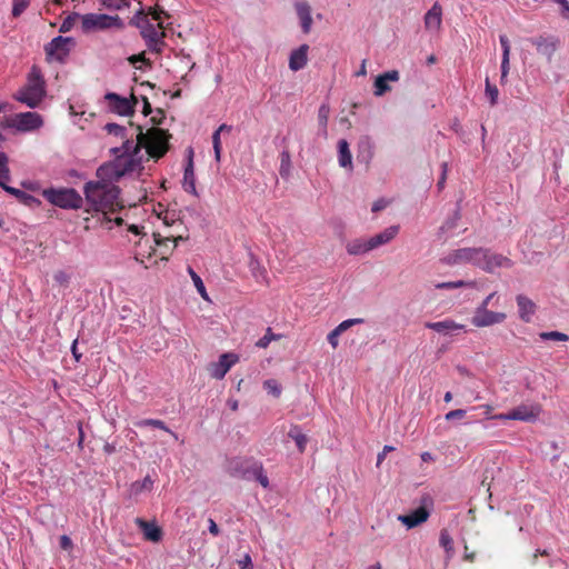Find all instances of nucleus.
Instances as JSON below:
<instances>
[{
  "instance_id": "obj_22",
  "label": "nucleus",
  "mask_w": 569,
  "mask_h": 569,
  "mask_svg": "<svg viewBox=\"0 0 569 569\" xmlns=\"http://www.w3.org/2000/svg\"><path fill=\"white\" fill-rule=\"evenodd\" d=\"M295 8L300 20L301 29L303 33L308 34L312 26L311 7L306 1H297Z\"/></svg>"
},
{
  "instance_id": "obj_1",
  "label": "nucleus",
  "mask_w": 569,
  "mask_h": 569,
  "mask_svg": "<svg viewBox=\"0 0 569 569\" xmlns=\"http://www.w3.org/2000/svg\"><path fill=\"white\" fill-rule=\"evenodd\" d=\"M83 192L89 204L87 212L97 216L101 224L114 222L117 226L123 223L121 217H112L123 208L119 198L120 189L106 180L89 181L84 184Z\"/></svg>"
},
{
  "instance_id": "obj_15",
  "label": "nucleus",
  "mask_w": 569,
  "mask_h": 569,
  "mask_svg": "<svg viewBox=\"0 0 569 569\" xmlns=\"http://www.w3.org/2000/svg\"><path fill=\"white\" fill-rule=\"evenodd\" d=\"M104 99L109 102L110 109L120 116H131L134 112V102L114 92H108Z\"/></svg>"
},
{
  "instance_id": "obj_62",
  "label": "nucleus",
  "mask_w": 569,
  "mask_h": 569,
  "mask_svg": "<svg viewBox=\"0 0 569 569\" xmlns=\"http://www.w3.org/2000/svg\"><path fill=\"white\" fill-rule=\"evenodd\" d=\"M460 417H462V409H456V410H452V411L448 412L445 416V419L447 421H449V420H452L455 418H460Z\"/></svg>"
},
{
  "instance_id": "obj_57",
  "label": "nucleus",
  "mask_w": 569,
  "mask_h": 569,
  "mask_svg": "<svg viewBox=\"0 0 569 569\" xmlns=\"http://www.w3.org/2000/svg\"><path fill=\"white\" fill-rule=\"evenodd\" d=\"M60 547L63 549V550H68V549H71L72 548V541L71 539L63 535L60 537Z\"/></svg>"
},
{
  "instance_id": "obj_36",
  "label": "nucleus",
  "mask_w": 569,
  "mask_h": 569,
  "mask_svg": "<svg viewBox=\"0 0 569 569\" xmlns=\"http://www.w3.org/2000/svg\"><path fill=\"white\" fill-rule=\"evenodd\" d=\"M541 340L568 341L569 336L559 331H543L539 333Z\"/></svg>"
},
{
  "instance_id": "obj_34",
  "label": "nucleus",
  "mask_w": 569,
  "mask_h": 569,
  "mask_svg": "<svg viewBox=\"0 0 569 569\" xmlns=\"http://www.w3.org/2000/svg\"><path fill=\"white\" fill-rule=\"evenodd\" d=\"M263 388L268 393L272 395L274 398H279L282 392V388L276 379H268L263 382Z\"/></svg>"
},
{
  "instance_id": "obj_54",
  "label": "nucleus",
  "mask_w": 569,
  "mask_h": 569,
  "mask_svg": "<svg viewBox=\"0 0 569 569\" xmlns=\"http://www.w3.org/2000/svg\"><path fill=\"white\" fill-rule=\"evenodd\" d=\"M395 450V447L386 445L380 453H378L377 457V466L379 467L380 463L385 460L388 452H391Z\"/></svg>"
},
{
  "instance_id": "obj_23",
  "label": "nucleus",
  "mask_w": 569,
  "mask_h": 569,
  "mask_svg": "<svg viewBox=\"0 0 569 569\" xmlns=\"http://www.w3.org/2000/svg\"><path fill=\"white\" fill-rule=\"evenodd\" d=\"M182 186H183V190L186 192H189V193L198 197V192H197V188H196V174H194L193 160H192V150H190L188 163L184 168Z\"/></svg>"
},
{
  "instance_id": "obj_2",
  "label": "nucleus",
  "mask_w": 569,
  "mask_h": 569,
  "mask_svg": "<svg viewBox=\"0 0 569 569\" xmlns=\"http://www.w3.org/2000/svg\"><path fill=\"white\" fill-rule=\"evenodd\" d=\"M137 142L132 140H126L123 142L124 152H129L133 148V152L138 154L142 148H144L150 158L159 160L169 150V139L171 134L160 128H151L147 132L142 131L140 126L137 127Z\"/></svg>"
},
{
  "instance_id": "obj_19",
  "label": "nucleus",
  "mask_w": 569,
  "mask_h": 569,
  "mask_svg": "<svg viewBox=\"0 0 569 569\" xmlns=\"http://www.w3.org/2000/svg\"><path fill=\"white\" fill-rule=\"evenodd\" d=\"M399 80V72L397 70L387 71L382 74H379L375 80V96L381 97L386 92L390 91L391 88L388 84L389 81H398Z\"/></svg>"
},
{
  "instance_id": "obj_16",
  "label": "nucleus",
  "mask_w": 569,
  "mask_h": 569,
  "mask_svg": "<svg viewBox=\"0 0 569 569\" xmlns=\"http://www.w3.org/2000/svg\"><path fill=\"white\" fill-rule=\"evenodd\" d=\"M134 523L140 528L143 538L147 541L159 542L162 539V529L157 525L156 521H147L142 518H136Z\"/></svg>"
},
{
  "instance_id": "obj_32",
  "label": "nucleus",
  "mask_w": 569,
  "mask_h": 569,
  "mask_svg": "<svg viewBox=\"0 0 569 569\" xmlns=\"http://www.w3.org/2000/svg\"><path fill=\"white\" fill-rule=\"evenodd\" d=\"M129 0H101V6L111 11L122 10L129 7Z\"/></svg>"
},
{
  "instance_id": "obj_59",
  "label": "nucleus",
  "mask_w": 569,
  "mask_h": 569,
  "mask_svg": "<svg viewBox=\"0 0 569 569\" xmlns=\"http://www.w3.org/2000/svg\"><path fill=\"white\" fill-rule=\"evenodd\" d=\"M208 522H209V532L214 537L218 536L220 530H219V527L216 523V521L212 518H209Z\"/></svg>"
},
{
  "instance_id": "obj_52",
  "label": "nucleus",
  "mask_w": 569,
  "mask_h": 569,
  "mask_svg": "<svg viewBox=\"0 0 569 569\" xmlns=\"http://www.w3.org/2000/svg\"><path fill=\"white\" fill-rule=\"evenodd\" d=\"M462 287V280L450 281V282H440L436 284L438 289H450V288H460Z\"/></svg>"
},
{
  "instance_id": "obj_50",
  "label": "nucleus",
  "mask_w": 569,
  "mask_h": 569,
  "mask_svg": "<svg viewBox=\"0 0 569 569\" xmlns=\"http://www.w3.org/2000/svg\"><path fill=\"white\" fill-rule=\"evenodd\" d=\"M104 129L108 133H112V134H116V136H120L122 134V132L124 131V128L117 124V123H107L104 126Z\"/></svg>"
},
{
  "instance_id": "obj_20",
  "label": "nucleus",
  "mask_w": 569,
  "mask_h": 569,
  "mask_svg": "<svg viewBox=\"0 0 569 569\" xmlns=\"http://www.w3.org/2000/svg\"><path fill=\"white\" fill-rule=\"evenodd\" d=\"M309 46L303 43L295 49L289 57V68L292 71H299L307 66Z\"/></svg>"
},
{
  "instance_id": "obj_64",
  "label": "nucleus",
  "mask_w": 569,
  "mask_h": 569,
  "mask_svg": "<svg viewBox=\"0 0 569 569\" xmlns=\"http://www.w3.org/2000/svg\"><path fill=\"white\" fill-rule=\"evenodd\" d=\"M77 346H78V340H74V341L72 342V346H71V352H72V355H73V357H74L76 361H79V360H80V358H81V353H80V352H78V348H77Z\"/></svg>"
},
{
  "instance_id": "obj_44",
  "label": "nucleus",
  "mask_w": 569,
  "mask_h": 569,
  "mask_svg": "<svg viewBox=\"0 0 569 569\" xmlns=\"http://www.w3.org/2000/svg\"><path fill=\"white\" fill-rule=\"evenodd\" d=\"M220 134L221 133H219L217 130L212 134V144L214 150V158L217 161H220L222 151Z\"/></svg>"
},
{
  "instance_id": "obj_29",
  "label": "nucleus",
  "mask_w": 569,
  "mask_h": 569,
  "mask_svg": "<svg viewBox=\"0 0 569 569\" xmlns=\"http://www.w3.org/2000/svg\"><path fill=\"white\" fill-rule=\"evenodd\" d=\"M288 436L295 440L299 451L302 453L306 450V446L308 442V438L305 433L301 432V429L299 426H293Z\"/></svg>"
},
{
  "instance_id": "obj_56",
  "label": "nucleus",
  "mask_w": 569,
  "mask_h": 569,
  "mask_svg": "<svg viewBox=\"0 0 569 569\" xmlns=\"http://www.w3.org/2000/svg\"><path fill=\"white\" fill-rule=\"evenodd\" d=\"M388 203L389 202L387 200L379 199L373 202L371 210L372 212H379L380 210L385 209L388 206Z\"/></svg>"
},
{
  "instance_id": "obj_45",
  "label": "nucleus",
  "mask_w": 569,
  "mask_h": 569,
  "mask_svg": "<svg viewBox=\"0 0 569 569\" xmlns=\"http://www.w3.org/2000/svg\"><path fill=\"white\" fill-rule=\"evenodd\" d=\"M29 6V0H13L12 16L19 17Z\"/></svg>"
},
{
  "instance_id": "obj_4",
  "label": "nucleus",
  "mask_w": 569,
  "mask_h": 569,
  "mask_svg": "<svg viewBox=\"0 0 569 569\" xmlns=\"http://www.w3.org/2000/svg\"><path fill=\"white\" fill-rule=\"evenodd\" d=\"M46 93V81L41 70L39 67L32 66L26 84L13 94V99L34 109L43 101Z\"/></svg>"
},
{
  "instance_id": "obj_7",
  "label": "nucleus",
  "mask_w": 569,
  "mask_h": 569,
  "mask_svg": "<svg viewBox=\"0 0 569 569\" xmlns=\"http://www.w3.org/2000/svg\"><path fill=\"white\" fill-rule=\"evenodd\" d=\"M123 28L124 22L119 16L104 13H87L81 16V30L84 33L109 29L122 30Z\"/></svg>"
},
{
  "instance_id": "obj_60",
  "label": "nucleus",
  "mask_w": 569,
  "mask_h": 569,
  "mask_svg": "<svg viewBox=\"0 0 569 569\" xmlns=\"http://www.w3.org/2000/svg\"><path fill=\"white\" fill-rule=\"evenodd\" d=\"M557 3H559L562 7V17L569 18V1L568 0H557Z\"/></svg>"
},
{
  "instance_id": "obj_48",
  "label": "nucleus",
  "mask_w": 569,
  "mask_h": 569,
  "mask_svg": "<svg viewBox=\"0 0 569 569\" xmlns=\"http://www.w3.org/2000/svg\"><path fill=\"white\" fill-rule=\"evenodd\" d=\"M147 46L151 51L161 52L162 47L164 46L163 38H158L152 41H147Z\"/></svg>"
},
{
  "instance_id": "obj_24",
  "label": "nucleus",
  "mask_w": 569,
  "mask_h": 569,
  "mask_svg": "<svg viewBox=\"0 0 569 569\" xmlns=\"http://www.w3.org/2000/svg\"><path fill=\"white\" fill-rule=\"evenodd\" d=\"M442 10L438 3H435L431 9L425 14V27L430 31H437L441 26Z\"/></svg>"
},
{
  "instance_id": "obj_26",
  "label": "nucleus",
  "mask_w": 569,
  "mask_h": 569,
  "mask_svg": "<svg viewBox=\"0 0 569 569\" xmlns=\"http://www.w3.org/2000/svg\"><path fill=\"white\" fill-rule=\"evenodd\" d=\"M370 241L368 239H355L347 243L346 249L347 252L351 256H360L371 251V246H369Z\"/></svg>"
},
{
  "instance_id": "obj_10",
  "label": "nucleus",
  "mask_w": 569,
  "mask_h": 569,
  "mask_svg": "<svg viewBox=\"0 0 569 569\" xmlns=\"http://www.w3.org/2000/svg\"><path fill=\"white\" fill-rule=\"evenodd\" d=\"M43 119L38 112L27 111L16 113L10 118L1 121L3 128H13L21 132L33 131L41 128Z\"/></svg>"
},
{
  "instance_id": "obj_51",
  "label": "nucleus",
  "mask_w": 569,
  "mask_h": 569,
  "mask_svg": "<svg viewBox=\"0 0 569 569\" xmlns=\"http://www.w3.org/2000/svg\"><path fill=\"white\" fill-rule=\"evenodd\" d=\"M509 58L510 56H502L501 61V81L503 82L509 72Z\"/></svg>"
},
{
  "instance_id": "obj_17",
  "label": "nucleus",
  "mask_w": 569,
  "mask_h": 569,
  "mask_svg": "<svg viewBox=\"0 0 569 569\" xmlns=\"http://www.w3.org/2000/svg\"><path fill=\"white\" fill-rule=\"evenodd\" d=\"M428 518L429 511L425 507H419L408 515L399 516L398 520L401 523H403L407 528L411 529L426 522Z\"/></svg>"
},
{
  "instance_id": "obj_30",
  "label": "nucleus",
  "mask_w": 569,
  "mask_h": 569,
  "mask_svg": "<svg viewBox=\"0 0 569 569\" xmlns=\"http://www.w3.org/2000/svg\"><path fill=\"white\" fill-rule=\"evenodd\" d=\"M136 426L140 427V428L141 427H154V428L161 429L166 432H169L174 438H177V435L173 431H171L162 420H159V419H143V420L136 422Z\"/></svg>"
},
{
  "instance_id": "obj_49",
  "label": "nucleus",
  "mask_w": 569,
  "mask_h": 569,
  "mask_svg": "<svg viewBox=\"0 0 569 569\" xmlns=\"http://www.w3.org/2000/svg\"><path fill=\"white\" fill-rule=\"evenodd\" d=\"M147 17L148 16H151L153 20L158 21V22H161V18L162 16H166L168 17V14L162 10V9H159L157 7L154 8H149V11L148 13H146Z\"/></svg>"
},
{
  "instance_id": "obj_47",
  "label": "nucleus",
  "mask_w": 569,
  "mask_h": 569,
  "mask_svg": "<svg viewBox=\"0 0 569 569\" xmlns=\"http://www.w3.org/2000/svg\"><path fill=\"white\" fill-rule=\"evenodd\" d=\"M128 61L131 63V64H136L137 62H142V63H146L148 66H151V62L149 59L146 58V53L144 52H140L138 54H132L128 58Z\"/></svg>"
},
{
  "instance_id": "obj_38",
  "label": "nucleus",
  "mask_w": 569,
  "mask_h": 569,
  "mask_svg": "<svg viewBox=\"0 0 569 569\" xmlns=\"http://www.w3.org/2000/svg\"><path fill=\"white\" fill-rule=\"evenodd\" d=\"M186 238H183L182 236H167V237H162L160 233H154V241L158 246H163L166 244L167 242L171 241L173 242V248H176L178 246V242L179 241H182L184 240Z\"/></svg>"
},
{
  "instance_id": "obj_25",
  "label": "nucleus",
  "mask_w": 569,
  "mask_h": 569,
  "mask_svg": "<svg viewBox=\"0 0 569 569\" xmlns=\"http://www.w3.org/2000/svg\"><path fill=\"white\" fill-rule=\"evenodd\" d=\"M531 42L533 46H536L538 53L547 57L548 60L551 59L553 52L556 51V44L553 41L543 37H538L532 39Z\"/></svg>"
},
{
  "instance_id": "obj_13",
  "label": "nucleus",
  "mask_w": 569,
  "mask_h": 569,
  "mask_svg": "<svg viewBox=\"0 0 569 569\" xmlns=\"http://www.w3.org/2000/svg\"><path fill=\"white\" fill-rule=\"evenodd\" d=\"M74 44L73 38L56 37L44 48L48 57H53L62 61L70 52V48Z\"/></svg>"
},
{
  "instance_id": "obj_43",
  "label": "nucleus",
  "mask_w": 569,
  "mask_h": 569,
  "mask_svg": "<svg viewBox=\"0 0 569 569\" xmlns=\"http://www.w3.org/2000/svg\"><path fill=\"white\" fill-rule=\"evenodd\" d=\"M363 322V319H360V318H355V319H348V320H345L342 321L341 323H339L335 330L341 335L342 332H345L346 330H348L349 328H351L352 326L355 325H358V323H361Z\"/></svg>"
},
{
  "instance_id": "obj_18",
  "label": "nucleus",
  "mask_w": 569,
  "mask_h": 569,
  "mask_svg": "<svg viewBox=\"0 0 569 569\" xmlns=\"http://www.w3.org/2000/svg\"><path fill=\"white\" fill-rule=\"evenodd\" d=\"M516 301L518 306L519 318L523 322H530L537 310L536 303L525 295H518L516 297Z\"/></svg>"
},
{
  "instance_id": "obj_14",
  "label": "nucleus",
  "mask_w": 569,
  "mask_h": 569,
  "mask_svg": "<svg viewBox=\"0 0 569 569\" xmlns=\"http://www.w3.org/2000/svg\"><path fill=\"white\" fill-rule=\"evenodd\" d=\"M237 360L238 357L233 353L221 355L219 361L212 362L208 366L210 377L214 379H222Z\"/></svg>"
},
{
  "instance_id": "obj_6",
  "label": "nucleus",
  "mask_w": 569,
  "mask_h": 569,
  "mask_svg": "<svg viewBox=\"0 0 569 569\" xmlns=\"http://www.w3.org/2000/svg\"><path fill=\"white\" fill-rule=\"evenodd\" d=\"M479 409L480 416L485 418L492 419H501V420H520V421H533L538 418L541 408L539 405H520L517 408L512 409L508 413H500L493 417H490L491 408L489 406H481L480 408L471 407L469 411H475ZM472 418L479 417V415L471 416Z\"/></svg>"
},
{
  "instance_id": "obj_9",
  "label": "nucleus",
  "mask_w": 569,
  "mask_h": 569,
  "mask_svg": "<svg viewBox=\"0 0 569 569\" xmlns=\"http://www.w3.org/2000/svg\"><path fill=\"white\" fill-rule=\"evenodd\" d=\"M8 162V156L3 151H0V187L8 193L14 196L20 202L28 207H36L40 204V201L32 194L7 184L10 180V170Z\"/></svg>"
},
{
  "instance_id": "obj_55",
  "label": "nucleus",
  "mask_w": 569,
  "mask_h": 569,
  "mask_svg": "<svg viewBox=\"0 0 569 569\" xmlns=\"http://www.w3.org/2000/svg\"><path fill=\"white\" fill-rule=\"evenodd\" d=\"M340 335L333 329L332 331L329 332L327 339H328V342L332 346L333 349H336L339 345V340H338V337Z\"/></svg>"
},
{
  "instance_id": "obj_58",
  "label": "nucleus",
  "mask_w": 569,
  "mask_h": 569,
  "mask_svg": "<svg viewBox=\"0 0 569 569\" xmlns=\"http://www.w3.org/2000/svg\"><path fill=\"white\" fill-rule=\"evenodd\" d=\"M239 566L241 569H251L252 561L249 555H246L242 560L239 561Z\"/></svg>"
},
{
  "instance_id": "obj_27",
  "label": "nucleus",
  "mask_w": 569,
  "mask_h": 569,
  "mask_svg": "<svg viewBox=\"0 0 569 569\" xmlns=\"http://www.w3.org/2000/svg\"><path fill=\"white\" fill-rule=\"evenodd\" d=\"M338 151H339V164L343 168L352 167V157L349 150V143L347 140L341 139L338 142Z\"/></svg>"
},
{
  "instance_id": "obj_3",
  "label": "nucleus",
  "mask_w": 569,
  "mask_h": 569,
  "mask_svg": "<svg viewBox=\"0 0 569 569\" xmlns=\"http://www.w3.org/2000/svg\"><path fill=\"white\" fill-rule=\"evenodd\" d=\"M114 153L121 151L117 158L109 163L102 164L97 170V177L110 183L119 181L122 177L141 169V162L137 159L133 148L129 152H124V147L112 149Z\"/></svg>"
},
{
  "instance_id": "obj_12",
  "label": "nucleus",
  "mask_w": 569,
  "mask_h": 569,
  "mask_svg": "<svg viewBox=\"0 0 569 569\" xmlns=\"http://www.w3.org/2000/svg\"><path fill=\"white\" fill-rule=\"evenodd\" d=\"M507 318L505 312H493L485 307H478L471 319V323L475 327H490L493 325L502 323Z\"/></svg>"
},
{
  "instance_id": "obj_35",
  "label": "nucleus",
  "mask_w": 569,
  "mask_h": 569,
  "mask_svg": "<svg viewBox=\"0 0 569 569\" xmlns=\"http://www.w3.org/2000/svg\"><path fill=\"white\" fill-rule=\"evenodd\" d=\"M78 19H80V20H81V16H80L79 13H77V12H72V13H70V14H69V16H68L63 21H62V23H61V26H60V28H59V31H60L61 33L69 32V31L73 28V26H74V23H76V21H77Z\"/></svg>"
},
{
  "instance_id": "obj_8",
  "label": "nucleus",
  "mask_w": 569,
  "mask_h": 569,
  "mask_svg": "<svg viewBox=\"0 0 569 569\" xmlns=\"http://www.w3.org/2000/svg\"><path fill=\"white\" fill-rule=\"evenodd\" d=\"M43 197L53 206L62 209H79L83 199L73 188H50L42 192Z\"/></svg>"
},
{
  "instance_id": "obj_21",
  "label": "nucleus",
  "mask_w": 569,
  "mask_h": 569,
  "mask_svg": "<svg viewBox=\"0 0 569 569\" xmlns=\"http://www.w3.org/2000/svg\"><path fill=\"white\" fill-rule=\"evenodd\" d=\"M399 229V226H390L386 228L383 231L369 238V246H371V249L375 250L383 244L389 243L397 237Z\"/></svg>"
},
{
  "instance_id": "obj_41",
  "label": "nucleus",
  "mask_w": 569,
  "mask_h": 569,
  "mask_svg": "<svg viewBox=\"0 0 569 569\" xmlns=\"http://www.w3.org/2000/svg\"><path fill=\"white\" fill-rule=\"evenodd\" d=\"M53 280L60 287H68L70 283V274L68 272H66L64 270H58L53 274Z\"/></svg>"
},
{
  "instance_id": "obj_33",
  "label": "nucleus",
  "mask_w": 569,
  "mask_h": 569,
  "mask_svg": "<svg viewBox=\"0 0 569 569\" xmlns=\"http://www.w3.org/2000/svg\"><path fill=\"white\" fill-rule=\"evenodd\" d=\"M330 108L327 104H321L318 110V120L320 126L322 127L323 136H327V123L329 119Z\"/></svg>"
},
{
  "instance_id": "obj_46",
  "label": "nucleus",
  "mask_w": 569,
  "mask_h": 569,
  "mask_svg": "<svg viewBox=\"0 0 569 569\" xmlns=\"http://www.w3.org/2000/svg\"><path fill=\"white\" fill-rule=\"evenodd\" d=\"M486 93L490 100L491 106L496 104L499 91L498 88L496 86H491L488 80L486 82Z\"/></svg>"
},
{
  "instance_id": "obj_11",
  "label": "nucleus",
  "mask_w": 569,
  "mask_h": 569,
  "mask_svg": "<svg viewBox=\"0 0 569 569\" xmlns=\"http://www.w3.org/2000/svg\"><path fill=\"white\" fill-rule=\"evenodd\" d=\"M130 23L140 29L141 37L146 42L158 38H164L166 36L162 22H158L157 24L151 23L142 9L134 14L130 20Z\"/></svg>"
},
{
  "instance_id": "obj_5",
  "label": "nucleus",
  "mask_w": 569,
  "mask_h": 569,
  "mask_svg": "<svg viewBox=\"0 0 569 569\" xmlns=\"http://www.w3.org/2000/svg\"><path fill=\"white\" fill-rule=\"evenodd\" d=\"M465 262L473 263L488 272H492L497 268H510L512 266L509 258L492 253L483 248H465Z\"/></svg>"
},
{
  "instance_id": "obj_37",
  "label": "nucleus",
  "mask_w": 569,
  "mask_h": 569,
  "mask_svg": "<svg viewBox=\"0 0 569 569\" xmlns=\"http://www.w3.org/2000/svg\"><path fill=\"white\" fill-rule=\"evenodd\" d=\"M280 339V336L279 335H274L272 332V329L271 328H267L266 330V333L263 337H261L257 342H256V346L258 348H267L271 341L273 340H279Z\"/></svg>"
},
{
  "instance_id": "obj_63",
  "label": "nucleus",
  "mask_w": 569,
  "mask_h": 569,
  "mask_svg": "<svg viewBox=\"0 0 569 569\" xmlns=\"http://www.w3.org/2000/svg\"><path fill=\"white\" fill-rule=\"evenodd\" d=\"M142 102H143L142 113L144 116H149L152 112V109H151V104H150L148 98L147 97H142Z\"/></svg>"
},
{
  "instance_id": "obj_28",
  "label": "nucleus",
  "mask_w": 569,
  "mask_h": 569,
  "mask_svg": "<svg viewBox=\"0 0 569 569\" xmlns=\"http://www.w3.org/2000/svg\"><path fill=\"white\" fill-rule=\"evenodd\" d=\"M426 327L440 333H447L451 330L459 329L460 326L452 320H443L438 322H427Z\"/></svg>"
},
{
  "instance_id": "obj_40",
  "label": "nucleus",
  "mask_w": 569,
  "mask_h": 569,
  "mask_svg": "<svg viewBox=\"0 0 569 569\" xmlns=\"http://www.w3.org/2000/svg\"><path fill=\"white\" fill-rule=\"evenodd\" d=\"M440 545L448 553L453 549V540L446 529L440 532Z\"/></svg>"
},
{
  "instance_id": "obj_31",
  "label": "nucleus",
  "mask_w": 569,
  "mask_h": 569,
  "mask_svg": "<svg viewBox=\"0 0 569 569\" xmlns=\"http://www.w3.org/2000/svg\"><path fill=\"white\" fill-rule=\"evenodd\" d=\"M188 272L194 283V287L197 288V291L199 292V295L201 296V298L206 301L209 300V297H208V293H207V290H206V287L203 284V281L202 279L200 278V276L198 273L194 272V270L189 267L188 268Z\"/></svg>"
},
{
  "instance_id": "obj_42",
  "label": "nucleus",
  "mask_w": 569,
  "mask_h": 569,
  "mask_svg": "<svg viewBox=\"0 0 569 569\" xmlns=\"http://www.w3.org/2000/svg\"><path fill=\"white\" fill-rule=\"evenodd\" d=\"M153 486V480L150 476L144 477L142 482H134L132 485V489L136 493L140 492L141 490H151Z\"/></svg>"
},
{
  "instance_id": "obj_53",
  "label": "nucleus",
  "mask_w": 569,
  "mask_h": 569,
  "mask_svg": "<svg viewBox=\"0 0 569 569\" xmlns=\"http://www.w3.org/2000/svg\"><path fill=\"white\" fill-rule=\"evenodd\" d=\"M499 40L502 48V56H510V43L507 36H500Z\"/></svg>"
},
{
  "instance_id": "obj_61",
  "label": "nucleus",
  "mask_w": 569,
  "mask_h": 569,
  "mask_svg": "<svg viewBox=\"0 0 569 569\" xmlns=\"http://www.w3.org/2000/svg\"><path fill=\"white\" fill-rule=\"evenodd\" d=\"M496 298V302L499 300V297H497V292H491L489 293L485 299L483 301L481 302V305L479 307H485L488 309V305L490 303L491 300H493Z\"/></svg>"
},
{
  "instance_id": "obj_39",
  "label": "nucleus",
  "mask_w": 569,
  "mask_h": 569,
  "mask_svg": "<svg viewBox=\"0 0 569 569\" xmlns=\"http://www.w3.org/2000/svg\"><path fill=\"white\" fill-rule=\"evenodd\" d=\"M252 472L254 475V478L263 487V488H268L269 487V479L266 475V472L263 471V468L261 465H254L253 469H252Z\"/></svg>"
}]
</instances>
